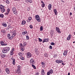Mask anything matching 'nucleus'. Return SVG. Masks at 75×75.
<instances>
[{"mask_svg": "<svg viewBox=\"0 0 75 75\" xmlns=\"http://www.w3.org/2000/svg\"><path fill=\"white\" fill-rule=\"evenodd\" d=\"M34 50H35V52H37L38 51V50H37V48H35L34 49Z\"/></svg>", "mask_w": 75, "mask_h": 75, "instance_id": "obj_37", "label": "nucleus"}, {"mask_svg": "<svg viewBox=\"0 0 75 75\" xmlns=\"http://www.w3.org/2000/svg\"><path fill=\"white\" fill-rule=\"evenodd\" d=\"M23 46H24V47H25L27 45V43L25 42H23Z\"/></svg>", "mask_w": 75, "mask_h": 75, "instance_id": "obj_22", "label": "nucleus"}, {"mask_svg": "<svg viewBox=\"0 0 75 75\" xmlns=\"http://www.w3.org/2000/svg\"><path fill=\"white\" fill-rule=\"evenodd\" d=\"M41 74L42 75H45V72H44V69L42 70Z\"/></svg>", "mask_w": 75, "mask_h": 75, "instance_id": "obj_21", "label": "nucleus"}, {"mask_svg": "<svg viewBox=\"0 0 75 75\" xmlns=\"http://www.w3.org/2000/svg\"><path fill=\"white\" fill-rule=\"evenodd\" d=\"M34 64H32V67H33V68H34V69H36V67H35V66H34Z\"/></svg>", "mask_w": 75, "mask_h": 75, "instance_id": "obj_30", "label": "nucleus"}, {"mask_svg": "<svg viewBox=\"0 0 75 75\" xmlns=\"http://www.w3.org/2000/svg\"><path fill=\"white\" fill-rule=\"evenodd\" d=\"M57 57V55H54L53 57L54 58H56V57Z\"/></svg>", "mask_w": 75, "mask_h": 75, "instance_id": "obj_50", "label": "nucleus"}, {"mask_svg": "<svg viewBox=\"0 0 75 75\" xmlns=\"http://www.w3.org/2000/svg\"><path fill=\"white\" fill-rule=\"evenodd\" d=\"M13 38H14V37L12 35L11 37H10L11 40H12Z\"/></svg>", "mask_w": 75, "mask_h": 75, "instance_id": "obj_48", "label": "nucleus"}, {"mask_svg": "<svg viewBox=\"0 0 75 75\" xmlns=\"http://www.w3.org/2000/svg\"><path fill=\"white\" fill-rule=\"evenodd\" d=\"M68 75H70V73L69 72L68 73Z\"/></svg>", "mask_w": 75, "mask_h": 75, "instance_id": "obj_60", "label": "nucleus"}, {"mask_svg": "<svg viewBox=\"0 0 75 75\" xmlns=\"http://www.w3.org/2000/svg\"><path fill=\"white\" fill-rule=\"evenodd\" d=\"M30 28H33V26L31 25H30L29 26Z\"/></svg>", "mask_w": 75, "mask_h": 75, "instance_id": "obj_47", "label": "nucleus"}, {"mask_svg": "<svg viewBox=\"0 0 75 75\" xmlns=\"http://www.w3.org/2000/svg\"><path fill=\"white\" fill-rule=\"evenodd\" d=\"M43 27L42 26H41L40 27V31H43Z\"/></svg>", "mask_w": 75, "mask_h": 75, "instance_id": "obj_28", "label": "nucleus"}, {"mask_svg": "<svg viewBox=\"0 0 75 75\" xmlns=\"http://www.w3.org/2000/svg\"><path fill=\"white\" fill-rule=\"evenodd\" d=\"M4 17V15L3 14H1L0 15V17L1 18H3Z\"/></svg>", "mask_w": 75, "mask_h": 75, "instance_id": "obj_32", "label": "nucleus"}, {"mask_svg": "<svg viewBox=\"0 0 75 75\" xmlns=\"http://www.w3.org/2000/svg\"><path fill=\"white\" fill-rule=\"evenodd\" d=\"M56 30L57 32L59 33H61V32L60 31V29L58 27H56Z\"/></svg>", "mask_w": 75, "mask_h": 75, "instance_id": "obj_10", "label": "nucleus"}, {"mask_svg": "<svg viewBox=\"0 0 75 75\" xmlns=\"http://www.w3.org/2000/svg\"><path fill=\"white\" fill-rule=\"evenodd\" d=\"M1 61H0V64H1Z\"/></svg>", "mask_w": 75, "mask_h": 75, "instance_id": "obj_64", "label": "nucleus"}, {"mask_svg": "<svg viewBox=\"0 0 75 75\" xmlns=\"http://www.w3.org/2000/svg\"><path fill=\"white\" fill-rule=\"evenodd\" d=\"M11 59L12 61V64L14 65L16 64V62H15V60H16V59L14 58H13V57L11 58Z\"/></svg>", "mask_w": 75, "mask_h": 75, "instance_id": "obj_7", "label": "nucleus"}, {"mask_svg": "<svg viewBox=\"0 0 75 75\" xmlns=\"http://www.w3.org/2000/svg\"><path fill=\"white\" fill-rule=\"evenodd\" d=\"M45 57H48V54H47V53L45 54Z\"/></svg>", "mask_w": 75, "mask_h": 75, "instance_id": "obj_46", "label": "nucleus"}, {"mask_svg": "<svg viewBox=\"0 0 75 75\" xmlns=\"http://www.w3.org/2000/svg\"><path fill=\"white\" fill-rule=\"evenodd\" d=\"M50 45H55V43H54V42H52L50 43Z\"/></svg>", "mask_w": 75, "mask_h": 75, "instance_id": "obj_42", "label": "nucleus"}, {"mask_svg": "<svg viewBox=\"0 0 75 75\" xmlns=\"http://www.w3.org/2000/svg\"><path fill=\"white\" fill-rule=\"evenodd\" d=\"M30 20H29V19H27V21L28 22V23H30Z\"/></svg>", "mask_w": 75, "mask_h": 75, "instance_id": "obj_51", "label": "nucleus"}, {"mask_svg": "<svg viewBox=\"0 0 75 75\" xmlns=\"http://www.w3.org/2000/svg\"><path fill=\"white\" fill-rule=\"evenodd\" d=\"M21 68V67L20 66H18V70H20V68Z\"/></svg>", "mask_w": 75, "mask_h": 75, "instance_id": "obj_39", "label": "nucleus"}, {"mask_svg": "<svg viewBox=\"0 0 75 75\" xmlns=\"http://www.w3.org/2000/svg\"><path fill=\"white\" fill-rule=\"evenodd\" d=\"M1 32L2 33H6V32L5 29H2L1 30Z\"/></svg>", "mask_w": 75, "mask_h": 75, "instance_id": "obj_27", "label": "nucleus"}, {"mask_svg": "<svg viewBox=\"0 0 75 75\" xmlns=\"http://www.w3.org/2000/svg\"><path fill=\"white\" fill-rule=\"evenodd\" d=\"M12 10L13 12V13L15 14H17V11H16V8L15 7H13L12 8Z\"/></svg>", "mask_w": 75, "mask_h": 75, "instance_id": "obj_8", "label": "nucleus"}, {"mask_svg": "<svg viewBox=\"0 0 75 75\" xmlns=\"http://www.w3.org/2000/svg\"><path fill=\"white\" fill-rule=\"evenodd\" d=\"M38 40L39 42H42V40L40 38H38Z\"/></svg>", "mask_w": 75, "mask_h": 75, "instance_id": "obj_35", "label": "nucleus"}, {"mask_svg": "<svg viewBox=\"0 0 75 75\" xmlns=\"http://www.w3.org/2000/svg\"><path fill=\"white\" fill-rule=\"evenodd\" d=\"M42 64V66L43 68H44L45 67V62H42L41 63Z\"/></svg>", "mask_w": 75, "mask_h": 75, "instance_id": "obj_16", "label": "nucleus"}, {"mask_svg": "<svg viewBox=\"0 0 75 75\" xmlns=\"http://www.w3.org/2000/svg\"><path fill=\"white\" fill-rule=\"evenodd\" d=\"M10 50V48L6 47L4 48L2 50L3 53H6L7 51H9Z\"/></svg>", "mask_w": 75, "mask_h": 75, "instance_id": "obj_1", "label": "nucleus"}, {"mask_svg": "<svg viewBox=\"0 0 75 75\" xmlns=\"http://www.w3.org/2000/svg\"><path fill=\"white\" fill-rule=\"evenodd\" d=\"M39 74L38 73H36L35 75H38Z\"/></svg>", "mask_w": 75, "mask_h": 75, "instance_id": "obj_57", "label": "nucleus"}, {"mask_svg": "<svg viewBox=\"0 0 75 75\" xmlns=\"http://www.w3.org/2000/svg\"><path fill=\"white\" fill-rule=\"evenodd\" d=\"M56 62L58 63V64H59V60H56Z\"/></svg>", "mask_w": 75, "mask_h": 75, "instance_id": "obj_40", "label": "nucleus"}, {"mask_svg": "<svg viewBox=\"0 0 75 75\" xmlns=\"http://www.w3.org/2000/svg\"><path fill=\"white\" fill-rule=\"evenodd\" d=\"M16 33H13V34L12 35V36L13 37H14L15 35H16Z\"/></svg>", "mask_w": 75, "mask_h": 75, "instance_id": "obj_31", "label": "nucleus"}, {"mask_svg": "<svg viewBox=\"0 0 75 75\" xmlns=\"http://www.w3.org/2000/svg\"><path fill=\"white\" fill-rule=\"evenodd\" d=\"M68 54V50H65L64 51V52L63 53V55L64 56H65V55H67Z\"/></svg>", "mask_w": 75, "mask_h": 75, "instance_id": "obj_13", "label": "nucleus"}, {"mask_svg": "<svg viewBox=\"0 0 75 75\" xmlns=\"http://www.w3.org/2000/svg\"><path fill=\"white\" fill-rule=\"evenodd\" d=\"M21 49L22 51H24V47L23 46H21Z\"/></svg>", "mask_w": 75, "mask_h": 75, "instance_id": "obj_24", "label": "nucleus"}, {"mask_svg": "<svg viewBox=\"0 0 75 75\" xmlns=\"http://www.w3.org/2000/svg\"><path fill=\"white\" fill-rule=\"evenodd\" d=\"M15 51V50L14 48H13L11 49V50L10 52V54L11 55H13L14 54V52Z\"/></svg>", "mask_w": 75, "mask_h": 75, "instance_id": "obj_4", "label": "nucleus"}, {"mask_svg": "<svg viewBox=\"0 0 75 75\" xmlns=\"http://www.w3.org/2000/svg\"><path fill=\"white\" fill-rule=\"evenodd\" d=\"M20 46L21 47H23V44H20Z\"/></svg>", "mask_w": 75, "mask_h": 75, "instance_id": "obj_52", "label": "nucleus"}, {"mask_svg": "<svg viewBox=\"0 0 75 75\" xmlns=\"http://www.w3.org/2000/svg\"><path fill=\"white\" fill-rule=\"evenodd\" d=\"M35 18L38 21V22H40L41 21V19L40 18V16L38 15H36L35 16Z\"/></svg>", "mask_w": 75, "mask_h": 75, "instance_id": "obj_3", "label": "nucleus"}, {"mask_svg": "<svg viewBox=\"0 0 75 75\" xmlns=\"http://www.w3.org/2000/svg\"><path fill=\"white\" fill-rule=\"evenodd\" d=\"M0 55L2 58H4L6 57V54L4 53H1Z\"/></svg>", "mask_w": 75, "mask_h": 75, "instance_id": "obj_14", "label": "nucleus"}, {"mask_svg": "<svg viewBox=\"0 0 75 75\" xmlns=\"http://www.w3.org/2000/svg\"><path fill=\"white\" fill-rule=\"evenodd\" d=\"M27 31H25V32H23L22 33V35H25L26 34H27Z\"/></svg>", "mask_w": 75, "mask_h": 75, "instance_id": "obj_26", "label": "nucleus"}, {"mask_svg": "<svg viewBox=\"0 0 75 75\" xmlns=\"http://www.w3.org/2000/svg\"><path fill=\"white\" fill-rule=\"evenodd\" d=\"M71 37H72V35H71V34H69L67 38V41H69V40H71Z\"/></svg>", "mask_w": 75, "mask_h": 75, "instance_id": "obj_12", "label": "nucleus"}, {"mask_svg": "<svg viewBox=\"0 0 75 75\" xmlns=\"http://www.w3.org/2000/svg\"><path fill=\"white\" fill-rule=\"evenodd\" d=\"M26 23V21H23L21 23V24L22 25H24V24H25Z\"/></svg>", "mask_w": 75, "mask_h": 75, "instance_id": "obj_20", "label": "nucleus"}, {"mask_svg": "<svg viewBox=\"0 0 75 75\" xmlns=\"http://www.w3.org/2000/svg\"><path fill=\"white\" fill-rule=\"evenodd\" d=\"M29 2V3H33V1L32 0H27Z\"/></svg>", "mask_w": 75, "mask_h": 75, "instance_id": "obj_36", "label": "nucleus"}, {"mask_svg": "<svg viewBox=\"0 0 75 75\" xmlns=\"http://www.w3.org/2000/svg\"><path fill=\"white\" fill-rule=\"evenodd\" d=\"M62 65H65V64L63 63H62Z\"/></svg>", "mask_w": 75, "mask_h": 75, "instance_id": "obj_56", "label": "nucleus"}, {"mask_svg": "<svg viewBox=\"0 0 75 75\" xmlns=\"http://www.w3.org/2000/svg\"><path fill=\"white\" fill-rule=\"evenodd\" d=\"M52 73H53V70L52 69H51L49 71L47 72V75H50V74H52Z\"/></svg>", "mask_w": 75, "mask_h": 75, "instance_id": "obj_9", "label": "nucleus"}, {"mask_svg": "<svg viewBox=\"0 0 75 75\" xmlns=\"http://www.w3.org/2000/svg\"><path fill=\"white\" fill-rule=\"evenodd\" d=\"M52 8V5L51 4H50L48 6V9L49 10H51V8Z\"/></svg>", "mask_w": 75, "mask_h": 75, "instance_id": "obj_15", "label": "nucleus"}, {"mask_svg": "<svg viewBox=\"0 0 75 75\" xmlns=\"http://www.w3.org/2000/svg\"><path fill=\"white\" fill-rule=\"evenodd\" d=\"M54 11L55 15H57V10H56V9H54Z\"/></svg>", "mask_w": 75, "mask_h": 75, "instance_id": "obj_25", "label": "nucleus"}, {"mask_svg": "<svg viewBox=\"0 0 75 75\" xmlns=\"http://www.w3.org/2000/svg\"><path fill=\"white\" fill-rule=\"evenodd\" d=\"M16 31L15 30H14V31L13 32V34H14V33H16Z\"/></svg>", "mask_w": 75, "mask_h": 75, "instance_id": "obj_54", "label": "nucleus"}, {"mask_svg": "<svg viewBox=\"0 0 75 75\" xmlns=\"http://www.w3.org/2000/svg\"><path fill=\"white\" fill-rule=\"evenodd\" d=\"M16 72L18 74H19V73H20V70H17Z\"/></svg>", "mask_w": 75, "mask_h": 75, "instance_id": "obj_33", "label": "nucleus"}, {"mask_svg": "<svg viewBox=\"0 0 75 75\" xmlns=\"http://www.w3.org/2000/svg\"><path fill=\"white\" fill-rule=\"evenodd\" d=\"M2 24L5 27H7V24L5 23H2Z\"/></svg>", "mask_w": 75, "mask_h": 75, "instance_id": "obj_23", "label": "nucleus"}, {"mask_svg": "<svg viewBox=\"0 0 75 75\" xmlns=\"http://www.w3.org/2000/svg\"><path fill=\"white\" fill-rule=\"evenodd\" d=\"M10 9H8L7 10V11L6 12V15H7L8 14H9V12H10Z\"/></svg>", "mask_w": 75, "mask_h": 75, "instance_id": "obj_18", "label": "nucleus"}, {"mask_svg": "<svg viewBox=\"0 0 75 75\" xmlns=\"http://www.w3.org/2000/svg\"><path fill=\"white\" fill-rule=\"evenodd\" d=\"M8 39H11V38H10V37H8Z\"/></svg>", "mask_w": 75, "mask_h": 75, "instance_id": "obj_59", "label": "nucleus"}, {"mask_svg": "<svg viewBox=\"0 0 75 75\" xmlns=\"http://www.w3.org/2000/svg\"><path fill=\"white\" fill-rule=\"evenodd\" d=\"M27 57L28 58H30L32 56V55L31 54V53L30 52H28L27 54Z\"/></svg>", "mask_w": 75, "mask_h": 75, "instance_id": "obj_5", "label": "nucleus"}, {"mask_svg": "<svg viewBox=\"0 0 75 75\" xmlns=\"http://www.w3.org/2000/svg\"><path fill=\"white\" fill-rule=\"evenodd\" d=\"M62 62H63V61H62L61 60H59V63H62Z\"/></svg>", "mask_w": 75, "mask_h": 75, "instance_id": "obj_45", "label": "nucleus"}, {"mask_svg": "<svg viewBox=\"0 0 75 75\" xmlns=\"http://www.w3.org/2000/svg\"><path fill=\"white\" fill-rule=\"evenodd\" d=\"M48 39H45L43 40L42 42L44 43V42H48Z\"/></svg>", "mask_w": 75, "mask_h": 75, "instance_id": "obj_17", "label": "nucleus"}, {"mask_svg": "<svg viewBox=\"0 0 75 75\" xmlns=\"http://www.w3.org/2000/svg\"><path fill=\"white\" fill-rule=\"evenodd\" d=\"M41 3H42V4H43L44 3V2H43V1H41Z\"/></svg>", "mask_w": 75, "mask_h": 75, "instance_id": "obj_55", "label": "nucleus"}, {"mask_svg": "<svg viewBox=\"0 0 75 75\" xmlns=\"http://www.w3.org/2000/svg\"><path fill=\"white\" fill-rule=\"evenodd\" d=\"M0 44L1 45H2V46H5L7 45V44H5L4 42L3 41H1L0 42Z\"/></svg>", "mask_w": 75, "mask_h": 75, "instance_id": "obj_11", "label": "nucleus"}, {"mask_svg": "<svg viewBox=\"0 0 75 75\" xmlns=\"http://www.w3.org/2000/svg\"><path fill=\"white\" fill-rule=\"evenodd\" d=\"M20 58L21 59V60H24V57L22 56L20 57Z\"/></svg>", "mask_w": 75, "mask_h": 75, "instance_id": "obj_29", "label": "nucleus"}, {"mask_svg": "<svg viewBox=\"0 0 75 75\" xmlns=\"http://www.w3.org/2000/svg\"><path fill=\"white\" fill-rule=\"evenodd\" d=\"M41 6L42 7H45V4H44V3L42 4Z\"/></svg>", "mask_w": 75, "mask_h": 75, "instance_id": "obj_34", "label": "nucleus"}, {"mask_svg": "<svg viewBox=\"0 0 75 75\" xmlns=\"http://www.w3.org/2000/svg\"><path fill=\"white\" fill-rule=\"evenodd\" d=\"M6 71L7 74H10V71H9V69H8L7 68H6Z\"/></svg>", "mask_w": 75, "mask_h": 75, "instance_id": "obj_19", "label": "nucleus"}, {"mask_svg": "<svg viewBox=\"0 0 75 75\" xmlns=\"http://www.w3.org/2000/svg\"><path fill=\"white\" fill-rule=\"evenodd\" d=\"M74 10H75V6H74Z\"/></svg>", "mask_w": 75, "mask_h": 75, "instance_id": "obj_61", "label": "nucleus"}, {"mask_svg": "<svg viewBox=\"0 0 75 75\" xmlns=\"http://www.w3.org/2000/svg\"><path fill=\"white\" fill-rule=\"evenodd\" d=\"M28 19L29 20H32V18L31 17H29L28 18Z\"/></svg>", "mask_w": 75, "mask_h": 75, "instance_id": "obj_43", "label": "nucleus"}, {"mask_svg": "<svg viewBox=\"0 0 75 75\" xmlns=\"http://www.w3.org/2000/svg\"><path fill=\"white\" fill-rule=\"evenodd\" d=\"M30 64L31 65L32 64H35V62L33 58L31 59L30 60Z\"/></svg>", "mask_w": 75, "mask_h": 75, "instance_id": "obj_6", "label": "nucleus"}, {"mask_svg": "<svg viewBox=\"0 0 75 75\" xmlns=\"http://www.w3.org/2000/svg\"><path fill=\"white\" fill-rule=\"evenodd\" d=\"M0 8H1V10L2 13H3L6 11V9H5L4 6H2V5H1L0 6Z\"/></svg>", "mask_w": 75, "mask_h": 75, "instance_id": "obj_2", "label": "nucleus"}, {"mask_svg": "<svg viewBox=\"0 0 75 75\" xmlns=\"http://www.w3.org/2000/svg\"><path fill=\"white\" fill-rule=\"evenodd\" d=\"M8 37H10V34H8Z\"/></svg>", "mask_w": 75, "mask_h": 75, "instance_id": "obj_53", "label": "nucleus"}, {"mask_svg": "<svg viewBox=\"0 0 75 75\" xmlns=\"http://www.w3.org/2000/svg\"><path fill=\"white\" fill-rule=\"evenodd\" d=\"M26 40H29V37H28V36H26Z\"/></svg>", "mask_w": 75, "mask_h": 75, "instance_id": "obj_41", "label": "nucleus"}, {"mask_svg": "<svg viewBox=\"0 0 75 75\" xmlns=\"http://www.w3.org/2000/svg\"><path fill=\"white\" fill-rule=\"evenodd\" d=\"M50 49H51V50L52 49V46L50 45Z\"/></svg>", "mask_w": 75, "mask_h": 75, "instance_id": "obj_49", "label": "nucleus"}, {"mask_svg": "<svg viewBox=\"0 0 75 75\" xmlns=\"http://www.w3.org/2000/svg\"><path fill=\"white\" fill-rule=\"evenodd\" d=\"M72 13L70 12V16H71V15H72Z\"/></svg>", "mask_w": 75, "mask_h": 75, "instance_id": "obj_58", "label": "nucleus"}, {"mask_svg": "<svg viewBox=\"0 0 75 75\" xmlns=\"http://www.w3.org/2000/svg\"><path fill=\"white\" fill-rule=\"evenodd\" d=\"M18 55L20 56H21V55H23V54H22V53H21V52H19L18 53Z\"/></svg>", "mask_w": 75, "mask_h": 75, "instance_id": "obj_38", "label": "nucleus"}, {"mask_svg": "<svg viewBox=\"0 0 75 75\" xmlns=\"http://www.w3.org/2000/svg\"><path fill=\"white\" fill-rule=\"evenodd\" d=\"M6 3L7 4H9V3H10V2H9V1L8 0H6Z\"/></svg>", "mask_w": 75, "mask_h": 75, "instance_id": "obj_44", "label": "nucleus"}, {"mask_svg": "<svg viewBox=\"0 0 75 75\" xmlns=\"http://www.w3.org/2000/svg\"><path fill=\"white\" fill-rule=\"evenodd\" d=\"M74 35H75V32H74Z\"/></svg>", "mask_w": 75, "mask_h": 75, "instance_id": "obj_62", "label": "nucleus"}, {"mask_svg": "<svg viewBox=\"0 0 75 75\" xmlns=\"http://www.w3.org/2000/svg\"><path fill=\"white\" fill-rule=\"evenodd\" d=\"M73 43H75V42H73Z\"/></svg>", "mask_w": 75, "mask_h": 75, "instance_id": "obj_63", "label": "nucleus"}]
</instances>
